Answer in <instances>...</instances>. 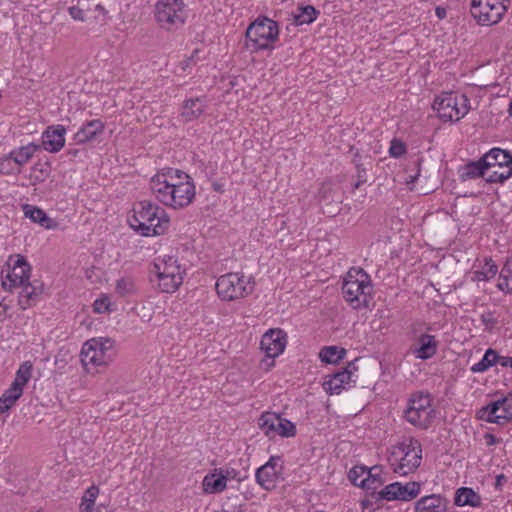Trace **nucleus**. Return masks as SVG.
<instances>
[{"instance_id": "a211bd4d", "label": "nucleus", "mask_w": 512, "mask_h": 512, "mask_svg": "<svg viewBox=\"0 0 512 512\" xmlns=\"http://www.w3.org/2000/svg\"><path fill=\"white\" fill-rule=\"evenodd\" d=\"M448 501L440 494H431L415 503V512H446Z\"/></svg>"}, {"instance_id": "ea45409f", "label": "nucleus", "mask_w": 512, "mask_h": 512, "mask_svg": "<svg viewBox=\"0 0 512 512\" xmlns=\"http://www.w3.org/2000/svg\"><path fill=\"white\" fill-rule=\"evenodd\" d=\"M399 492V482L391 483L378 492V499H384L388 501L399 500Z\"/></svg>"}, {"instance_id": "423d86ee", "label": "nucleus", "mask_w": 512, "mask_h": 512, "mask_svg": "<svg viewBox=\"0 0 512 512\" xmlns=\"http://www.w3.org/2000/svg\"><path fill=\"white\" fill-rule=\"evenodd\" d=\"M279 27L276 21L264 17L257 19L247 28L246 48L252 52L272 49L273 43L278 40Z\"/></svg>"}, {"instance_id": "dca6fc26", "label": "nucleus", "mask_w": 512, "mask_h": 512, "mask_svg": "<svg viewBox=\"0 0 512 512\" xmlns=\"http://www.w3.org/2000/svg\"><path fill=\"white\" fill-rule=\"evenodd\" d=\"M480 412V417L490 423L504 424L512 420V395L490 403Z\"/></svg>"}, {"instance_id": "cd10ccee", "label": "nucleus", "mask_w": 512, "mask_h": 512, "mask_svg": "<svg viewBox=\"0 0 512 512\" xmlns=\"http://www.w3.org/2000/svg\"><path fill=\"white\" fill-rule=\"evenodd\" d=\"M22 208H23L25 217L31 219V221H33L35 223H39L42 227H45V228L53 227L52 219L47 217V215L45 214V212L42 209L32 206V205H29V204L23 205Z\"/></svg>"}, {"instance_id": "4468645a", "label": "nucleus", "mask_w": 512, "mask_h": 512, "mask_svg": "<svg viewBox=\"0 0 512 512\" xmlns=\"http://www.w3.org/2000/svg\"><path fill=\"white\" fill-rule=\"evenodd\" d=\"M398 451H393L392 455H402L399 459L397 466L394 468V472L400 475H407L413 472L421 461V445L417 440L410 439L409 443L403 442L399 447ZM398 461V457L395 458V462Z\"/></svg>"}, {"instance_id": "f704fd0d", "label": "nucleus", "mask_w": 512, "mask_h": 512, "mask_svg": "<svg viewBox=\"0 0 512 512\" xmlns=\"http://www.w3.org/2000/svg\"><path fill=\"white\" fill-rule=\"evenodd\" d=\"M499 360L498 353L493 349H488L483 358L471 367V371L474 373L484 372L491 366L495 365Z\"/></svg>"}, {"instance_id": "9d476101", "label": "nucleus", "mask_w": 512, "mask_h": 512, "mask_svg": "<svg viewBox=\"0 0 512 512\" xmlns=\"http://www.w3.org/2000/svg\"><path fill=\"white\" fill-rule=\"evenodd\" d=\"M486 181L503 183L512 175V155L503 149L493 148L483 155Z\"/></svg>"}, {"instance_id": "8fccbe9b", "label": "nucleus", "mask_w": 512, "mask_h": 512, "mask_svg": "<svg viewBox=\"0 0 512 512\" xmlns=\"http://www.w3.org/2000/svg\"><path fill=\"white\" fill-rule=\"evenodd\" d=\"M362 512H380L379 509L370 510L371 502L369 500H363L361 502Z\"/></svg>"}, {"instance_id": "6ab92c4d", "label": "nucleus", "mask_w": 512, "mask_h": 512, "mask_svg": "<svg viewBox=\"0 0 512 512\" xmlns=\"http://www.w3.org/2000/svg\"><path fill=\"white\" fill-rule=\"evenodd\" d=\"M42 146L49 152H57L64 146V126L49 127L42 136Z\"/></svg>"}, {"instance_id": "bb28decb", "label": "nucleus", "mask_w": 512, "mask_h": 512, "mask_svg": "<svg viewBox=\"0 0 512 512\" xmlns=\"http://www.w3.org/2000/svg\"><path fill=\"white\" fill-rule=\"evenodd\" d=\"M454 503L457 506L478 507L481 504V497L473 489L462 487L457 490Z\"/></svg>"}, {"instance_id": "393cba45", "label": "nucleus", "mask_w": 512, "mask_h": 512, "mask_svg": "<svg viewBox=\"0 0 512 512\" xmlns=\"http://www.w3.org/2000/svg\"><path fill=\"white\" fill-rule=\"evenodd\" d=\"M276 469L275 464L271 461L267 462L256 471V480L261 487L269 490L274 487L276 480Z\"/></svg>"}, {"instance_id": "5701e85b", "label": "nucleus", "mask_w": 512, "mask_h": 512, "mask_svg": "<svg viewBox=\"0 0 512 512\" xmlns=\"http://www.w3.org/2000/svg\"><path fill=\"white\" fill-rule=\"evenodd\" d=\"M103 130L104 125L100 120H92L75 133V140L78 143L91 141L95 139L97 135L102 134Z\"/></svg>"}, {"instance_id": "79ce46f5", "label": "nucleus", "mask_w": 512, "mask_h": 512, "mask_svg": "<svg viewBox=\"0 0 512 512\" xmlns=\"http://www.w3.org/2000/svg\"><path fill=\"white\" fill-rule=\"evenodd\" d=\"M368 161H361V157L355 154L353 162L357 171V178L360 179V182H367V166H371L370 158H367Z\"/></svg>"}, {"instance_id": "864d4df0", "label": "nucleus", "mask_w": 512, "mask_h": 512, "mask_svg": "<svg viewBox=\"0 0 512 512\" xmlns=\"http://www.w3.org/2000/svg\"><path fill=\"white\" fill-rule=\"evenodd\" d=\"M436 15L442 19L446 16V10L444 8H441V7H437L436 8Z\"/></svg>"}, {"instance_id": "473e14b6", "label": "nucleus", "mask_w": 512, "mask_h": 512, "mask_svg": "<svg viewBox=\"0 0 512 512\" xmlns=\"http://www.w3.org/2000/svg\"><path fill=\"white\" fill-rule=\"evenodd\" d=\"M497 286L501 291L505 293L512 292V258L507 259L504 266L502 267L499 276V283Z\"/></svg>"}, {"instance_id": "39448f33", "label": "nucleus", "mask_w": 512, "mask_h": 512, "mask_svg": "<svg viewBox=\"0 0 512 512\" xmlns=\"http://www.w3.org/2000/svg\"><path fill=\"white\" fill-rule=\"evenodd\" d=\"M253 277L242 273L230 272L221 275L215 284L217 295L223 301H235L250 295L254 290Z\"/></svg>"}, {"instance_id": "c756f323", "label": "nucleus", "mask_w": 512, "mask_h": 512, "mask_svg": "<svg viewBox=\"0 0 512 512\" xmlns=\"http://www.w3.org/2000/svg\"><path fill=\"white\" fill-rule=\"evenodd\" d=\"M37 148L38 147L35 145L20 147L19 149L12 151L6 161L12 159L17 167L20 168L31 159Z\"/></svg>"}, {"instance_id": "37998d69", "label": "nucleus", "mask_w": 512, "mask_h": 512, "mask_svg": "<svg viewBox=\"0 0 512 512\" xmlns=\"http://www.w3.org/2000/svg\"><path fill=\"white\" fill-rule=\"evenodd\" d=\"M406 145L401 140L394 138L390 143L389 154L394 158H400L406 153Z\"/></svg>"}, {"instance_id": "c03bdc74", "label": "nucleus", "mask_w": 512, "mask_h": 512, "mask_svg": "<svg viewBox=\"0 0 512 512\" xmlns=\"http://www.w3.org/2000/svg\"><path fill=\"white\" fill-rule=\"evenodd\" d=\"M86 0L78 2L77 6H72L68 9L69 14L75 20L85 21V9L84 4Z\"/></svg>"}, {"instance_id": "7ed1b4c3", "label": "nucleus", "mask_w": 512, "mask_h": 512, "mask_svg": "<svg viewBox=\"0 0 512 512\" xmlns=\"http://www.w3.org/2000/svg\"><path fill=\"white\" fill-rule=\"evenodd\" d=\"M130 225L143 236L163 235L169 228L170 219L163 208L149 200L134 205Z\"/></svg>"}, {"instance_id": "4c0bfd02", "label": "nucleus", "mask_w": 512, "mask_h": 512, "mask_svg": "<svg viewBox=\"0 0 512 512\" xmlns=\"http://www.w3.org/2000/svg\"><path fill=\"white\" fill-rule=\"evenodd\" d=\"M399 500L409 501L417 497L420 493V484L418 482H409L405 485L399 483Z\"/></svg>"}, {"instance_id": "c85d7f7f", "label": "nucleus", "mask_w": 512, "mask_h": 512, "mask_svg": "<svg viewBox=\"0 0 512 512\" xmlns=\"http://www.w3.org/2000/svg\"><path fill=\"white\" fill-rule=\"evenodd\" d=\"M371 473L372 471L368 470L365 466H354L349 471L348 478L355 486L364 488L365 486H370Z\"/></svg>"}, {"instance_id": "c9c22d12", "label": "nucleus", "mask_w": 512, "mask_h": 512, "mask_svg": "<svg viewBox=\"0 0 512 512\" xmlns=\"http://www.w3.org/2000/svg\"><path fill=\"white\" fill-rule=\"evenodd\" d=\"M498 266L491 258H485V264L481 271L474 272V281H488L496 276Z\"/></svg>"}, {"instance_id": "13d9d810", "label": "nucleus", "mask_w": 512, "mask_h": 512, "mask_svg": "<svg viewBox=\"0 0 512 512\" xmlns=\"http://www.w3.org/2000/svg\"><path fill=\"white\" fill-rule=\"evenodd\" d=\"M418 177V174L417 175H414V176H410V180H407V183H413Z\"/></svg>"}, {"instance_id": "ddd939ff", "label": "nucleus", "mask_w": 512, "mask_h": 512, "mask_svg": "<svg viewBox=\"0 0 512 512\" xmlns=\"http://www.w3.org/2000/svg\"><path fill=\"white\" fill-rule=\"evenodd\" d=\"M433 417L434 410L429 395L423 393L412 395L404 410V418L415 427L427 429Z\"/></svg>"}, {"instance_id": "5fc2aeb1", "label": "nucleus", "mask_w": 512, "mask_h": 512, "mask_svg": "<svg viewBox=\"0 0 512 512\" xmlns=\"http://www.w3.org/2000/svg\"><path fill=\"white\" fill-rule=\"evenodd\" d=\"M95 11H98V12H99L100 14H102L103 16H105V15H106V13H107V12H106V10H105V8H104L102 5H100V4H97V5L95 6Z\"/></svg>"}, {"instance_id": "9b49d317", "label": "nucleus", "mask_w": 512, "mask_h": 512, "mask_svg": "<svg viewBox=\"0 0 512 512\" xmlns=\"http://www.w3.org/2000/svg\"><path fill=\"white\" fill-rule=\"evenodd\" d=\"M154 268L162 292L173 293L182 284L184 270L175 257H164L154 264Z\"/></svg>"}, {"instance_id": "20e7f679", "label": "nucleus", "mask_w": 512, "mask_h": 512, "mask_svg": "<svg viewBox=\"0 0 512 512\" xmlns=\"http://www.w3.org/2000/svg\"><path fill=\"white\" fill-rule=\"evenodd\" d=\"M369 293L370 281L368 274L363 269L351 268L342 285L344 299L352 308L359 309L368 305Z\"/></svg>"}, {"instance_id": "f3484780", "label": "nucleus", "mask_w": 512, "mask_h": 512, "mask_svg": "<svg viewBox=\"0 0 512 512\" xmlns=\"http://www.w3.org/2000/svg\"><path fill=\"white\" fill-rule=\"evenodd\" d=\"M287 336L281 329H270L261 339L260 346L268 357L274 358L280 355L286 346Z\"/></svg>"}, {"instance_id": "a18cd8bd", "label": "nucleus", "mask_w": 512, "mask_h": 512, "mask_svg": "<svg viewBox=\"0 0 512 512\" xmlns=\"http://www.w3.org/2000/svg\"><path fill=\"white\" fill-rule=\"evenodd\" d=\"M369 470L372 471L371 480L369 481L370 486H365L364 488L376 490L378 486L383 484V481L379 478L381 469L378 466H374Z\"/></svg>"}, {"instance_id": "e433bc0d", "label": "nucleus", "mask_w": 512, "mask_h": 512, "mask_svg": "<svg viewBox=\"0 0 512 512\" xmlns=\"http://www.w3.org/2000/svg\"><path fill=\"white\" fill-rule=\"evenodd\" d=\"M32 372V364L30 362H24L20 365L16 377L14 381L12 382V386L21 388L23 390V387L26 385V383L29 381L31 377Z\"/></svg>"}, {"instance_id": "f257e3e1", "label": "nucleus", "mask_w": 512, "mask_h": 512, "mask_svg": "<svg viewBox=\"0 0 512 512\" xmlns=\"http://www.w3.org/2000/svg\"><path fill=\"white\" fill-rule=\"evenodd\" d=\"M150 190L156 200L173 209L191 204L195 197V185L188 174L177 169L157 173L150 180Z\"/></svg>"}, {"instance_id": "603ef678", "label": "nucleus", "mask_w": 512, "mask_h": 512, "mask_svg": "<svg viewBox=\"0 0 512 512\" xmlns=\"http://www.w3.org/2000/svg\"><path fill=\"white\" fill-rule=\"evenodd\" d=\"M485 438L487 439V444L488 445H494L496 443V438L492 434H486Z\"/></svg>"}, {"instance_id": "2eb2a0df", "label": "nucleus", "mask_w": 512, "mask_h": 512, "mask_svg": "<svg viewBox=\"0 0 512 512\" xmlns=\"http://www.w3.org/2000/svg\"><path fill=\"white\" fill-rule=\"evenodd\" d=\"M258 424L260 429L269 438H273L276 435L293 437L296 434L294 423L274 412L263 413L259 418Z\"/></svg>"}, {"instance_id": "f8f14e48", "label": "nucleus", "mask_w": 512, "mask_h": 512, "mask_svg": "<svg viewBox=\"0 0 512 512\" xmlns=\"http://www.w3.org/2000/svg\"><path fill=\"white\" fill-rule=\"evenodd\" d=\"M508 5L509 0H472L470 12L480 25L492 26L501 21Z\"/></svg>"}, {"instance_id": "49530a36", "label": "nucleus", "mask_w": 512, "mask_h": 512, "mask_svg": "<svg viewBox=\"0 0 512 512\" xmlns=\"http://www.w3.org/2000/svg\"><path fill=\"white\" fill-rule=\"evenodd\" d=\"M94 311L97 313H104L110 310V300L107 296H103L99 299H96L94 304Z\"/></svg>"}, {"instance_id": "72a5a7b5", "label": "nucleus", "mask_w": 512, "mask_h": 512, "mask_svg": "<svg viewBox=\"0 0 512 512\" xmlns=\"http://www.w3.org/2000/svg\"><path fill=\"white\" fill-rule=\"evenodd\" d=\"M318 11L311 5L299 7L298 12L293 15L295 25L312 23L317 17Z\"/></svg>"}, {"instance_id": "a878e982", "label": "nucleus", "mask_w": 512, "mask_h": 512, "mask_svg": "<svg viewBox=\"0 0 512 512\" xmlns=\"http://www.w3.org/2000/svg\"><path fill=\"white\" fill-rule=\"evenodd\" d=\"M482 177L486 180V168L483 157L478 161H471L460 169V178L463 181Z\"/></svg>"}, {"instance_id": "58836bf2", "label": "nucleus", "mask_w": 512, "mask_h": 512, "mask_svg": "<svg viewBox=\"0 0 512 512\" xmlns=\"http://www.w3.org/2000/svg\"><path fill=\"white\" fill-rule=\"evenodd\" d=\"M136 290L135 283L132 278L123 277L116 282V292L120 296H127Z\"/></svg>"}, {"instance_id": "a19ab883", "label": "nucleus", "mask_w": 512, "mask_h": 512, "mask_svg": "<svg viewBox=\"0 0 512 512\" xmlns=\"http://www.w3.org/2000/svg\"><path fill=\"white\" fill-rule=\"evenodd\" d=\"M98 494H99L98 487H96V486L89 487L85 491V493L82 497V501L80 503L79 510L82 508H86V506H87V509H90L93 506H95V500H96Z\"/></svg>"}, {"instance_id": "4d7b16f0", "label": "nucleus", "mask_w": 512, "mask_h": 512, "mask_svg": "<svg viewBox=\"0 0 512 512\" xmlns=\"http://www.w3.org/2000/svg\"><path fill=\"white\" fill-rule=\"evenodd\" d=\"M365 182H360V179L357 178V181L355 182L354 186H353V190H356L358 189L362 184H364Z\"/></svg>"}, {"instance_id": "2f4dec72", "label": "nucleus", "mask_w": 512, "mask_h": 512, "mask_svg": "<svg viewBox=\"0 0 512 512\" xmlns=\"http://www.w3.org/2000/svg\"><path fill=\"white\" fill-rule=\"evenodd\" d=\"M345 355L346 350L337 346H325L319 353L321 361L328 364L337 363L339 360L343 359Z\"/></svg>"}, {"instance_id": "de8ad7c7", "label": "nucleus", "mask_w": 512, "mask_h": 512, "mask_svg": "<svg viewBox=\"0 0 512 512\" xmlns=\"http://www.w3.org/2000/svg\"><path fill=\"white\" fill-rule=\"evenodd\" d=\"M79 512H110L109 509L104 505L93 506L90 509L82 508Z\"/></svg>"}, {"instance_id": "bf43d9fd", "label": "nucleus", "mask_w": 512, "mask_h": 512, "mask_svg": "<svg viewBox=\"0 0 512 512\" xmlns=\"http://www.w3.org/2000/svg\"><path fill=\"white\" fill-rule=\"evenodd\" d=\"M508 112H509V115L512 117V99H511V102H510V104H509V110H508Z\"/></svg>"}, {"instance_id": "09e8293b", "label": "nucleus", "mask_w": 512, "mask_h": 512, "mask_svg": "<svg viewBox=\"0 0 512 512\" xmlns=\"http://www.w3.org/2000/svg\"><path fill=\"white\" fill-rule=\"evenodd\" d=\"M502 367H511L512 368V357L508 356H500L498 362Z\"/></svg>"}, {"instance_id": "6e6552de", "label": "nucleus", "mask_w": 512, "mask_h": 512, "mask_svg": "<svg viewBox=\"0 0 512 512\" xmlns=\"http://www.w3.org/2000/svg\"><path fill=\"white\" fill-rule=\"evenodd\" d=\"M469 99L464 94L445 92L435 98L433 109L444 122H457L469 111Z\"/></svg>"}, {"instance_id": "1a4fd4ad", "label": "nucleus", "mask_w": 512, "mask_h": 512, "mask_svg": "<svg viewBox=\"0 0 512 512\" xmlns=\"http://www.w3.org/2000/svg\"><path fill=\"white\" fill-rule=\"evenodd\" d=\"M114 340L111 338H92L83 344L80 361L86 368L89 364L93 366H107L112 362L115 352Z\"/></svg>"}, {"instance_id": "aec40b11", "label": "nucleus", "mask_w": 512, "mask_h": 512, "mask_svg": "<svg viewBox=\"0 0 512 512\" xmlns=\"http://www.w3.org/2000/svg\"><path fill=\"white\" fill-rule=\"evenodd\" d=\"M418 345L419 346L414 350V353L419 359H429L437 352L438 342L433 335L421 334L418 337Z\"/></svg>"}, {"instance_id": "0eeeda50", "label": "nucleus", "mask_w": 512, "mask_h": 512, "mask_svg": "<svg viewBox=\"0 0 512 512\" xmlns=\"http://www.w3.org/2000/svg\"><path fill=\"white\" fill-rule=\"evenodd\" d=\"M155 20L160 28L172 32L185 25L188 17L183 0H158L155 4Z\"/></svg>"}, {"instance_id": "6e6d98bb", "label": "nucleus", "mask_w": 512, "mask_h": 512, "mask_svg": "<svg viewBox=\"0 0 512 512\" xmlns=\"http://www.w3.org/2000/svg\"><path fill=\"white\" fill-rule=\"evenodd\" d=\"M223 473H224V475L228 476V479L235 476V471L234 470L230 471V470L226 469V470H223Z\"/></svg>"}, {"instance_id": "7c9ffc66", "label": "nucleus", "mask_w": 512, "mask_h": 512, "mask_svg": "<svg viewBox=\"0 0 512 512\" xmlns=\"http://www.w3.org/2000/svg\"><path fill=\"white\" fill-rule=\"evenodd\" d=\"M22 393L21 388L11 385L0 397V413L7 412L21 397Z\"/></svg>"}, {"instance_id": "4be33fe9", "label": "nucleus", "mask_w": 512, "mask_h": 512, "mask_svg": "<svg viewBox=\"0 0 512 512\" xmlns=\"http://www.w3.org/2000/svg\"><path fill=\"white\" fill-rule=\"evenodd\" d=\"M205 103L200 98L188 99L182 105L181 117L185 122L198 119L205 111Z\"/></svg>"}, {"instance_id": "f03ea898", "label": "nucleus", "mask_w": 512, "mask_h": 512, "mask_svg": "<svg viewBox=\"0 0 512 512\" xmlns=\"http://www.w3.org/2000/svg\"><path fill=\"white\" fill-rule=\"evenodd\" d=\"M11 270L2 279V287L6 290H12L15 287H21L18 303L23 310L29 308L36 302L41 295L43 288L38 281L30 282L31 266L24 256L15 255Z\"/></svg>"}, {"instance_id": "412c9836", "label": "nucleus", "mask_w": 512, "mask_h": 512, "mask_svg": "<svg viewBox=\"0 0 512 512\" xmlns=\"http://www.w3.org/2000/svg\"><path fill=\"white\" fill-rule=\"evenodd\" d=\"M351 377V370H349V368H345L344 370L335 373L329 380L325 381L323 384L324 389L329 394H339L341 390L345 388V385L350 383Z\"/></svg>"}, {"instance_id": "b1692460", "label": "nucleus", "mask_w": 512, "mask_h": 512, "mask_svg": "<svg viewBox=\"0 0 512 512\" xmlns=\"http://www.w3.org/2000/svg\"><path fill=\"white\" fill-rule=\"evenodd\" d=\"M228 476L224 475L223 469L219 473H211L203 479V489L207 493H219L226 488Z\"/></svg>"}, {"instance_id": "3c124183", "label": "nucleus", "mask_w": 512, "mask_h": 512, "mask_svg": "<svg viewBox=\"0 0 512 512\" xmlns=\"http://www.w3.org/2000/svg\"><path fill=\"white\" fill-rule=\"evenodd\" d=\"M507 481V478L505 477L504 474H500V475H497L496 477V482H495V487L496 488H501V486Z\"/></svg>"}]
</instances>
